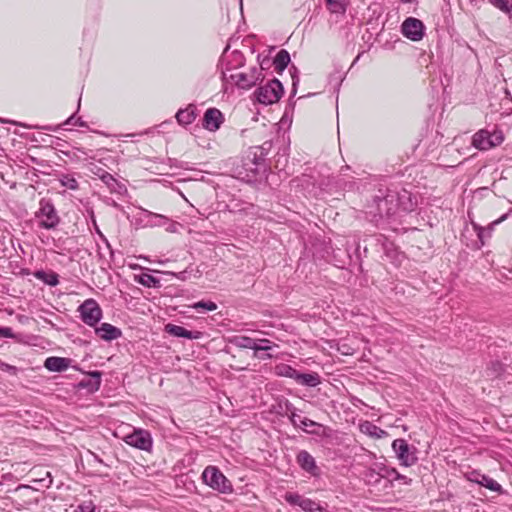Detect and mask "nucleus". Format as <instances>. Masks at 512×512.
Instances as JSON below:
<instances>
[{
  "instance_id": "nucleus-1",
  "label": "nucleus",
  "mask_w": 512,
  "mask_h": 512,
  "mask_svg": "<svg viewBox=\"0 0 512 512\" xmlns=\"http://www.w3.org/2000/svg\"><path fill=\"white\" fill-rule=\"evenodd\" d=\"M366 207V214L376 225L391 219L398 212L396 188L379 187Z\"/></svg>"
},
{
  "instance_id": "nucleus-2",
  "label": "nucleus",
  "mask_w": 512,
  "mask_h": 512,
  "mask_svg": "<svg viewBox=\"0 0 512 512\" xmlns=\"http://www.w3.org/2000/svg\"><path fill=\"white\" fill-rule=\"evenodd\" d=\"M233 165L232 172L248 181L261 178L267 174L268 165L263 160V152L259 148H249L241 159V164L235 165L236 159H229Z\"/></svg>"
},
{
  "instance_id": "nucleus-3",
  "label": "nucleus",
  "mask_w": 512,
  "mask_h": 512,
  "mask_svg": "<svg viewBox=\"0 0 512 512\" xmlns=\"http://www.w3.org/2000/svg\"><path fill=\"white\" fill-rule=\"evenodd\" d=\"M201 478L203 482L220 493H231L233 486L227 477L216 466H207L202 472Z\"/></svg>"
},
{
  "instance_id": "nucleus-4",
  "label": "nucleus",
  "mask_w": 512,
  "mask_h": 512,
  "mask_svg": "<svg viewBox=\"0 0 512 512\" xmlns=\"http://www.w3.org/2000/svg\"><path fill=\"white\" fill-rule=\"evenodd\" d=\"M262 77L261 69L257 67L251 68L248 72L242 71H228L223 73V78L226 81L235 83L239 88L249 89L254 86L257 81Z\"/></svg>"
},
{
  "instance_id": "nucleus-5",
  "label": "nucleus",
  "mask_w": 512,
  "mask_h": 512,
  "mask_svg": "<svg viewBox=\"0 0 512 512\" xmlns=\"http://www.w3.org/2000/svg\"><path fill=\"white\" fill-rule=\"evenodd\" d=\"M504 140L502 130H478L472 138L473 146L479 150H489Z\"/></svg>"
},
{
  "instance_id": "nucleus-6",
  "label": "nucleus",
  "mask_w": 512,
  "mask_h": 512,
  "mask_svg": "<svg viewBox=\"0 0 512 512\" xmlns=\"http://www.w3.org/2000/svg\"><path fill=\"white\" fill-rule=\"evenodd\" d=\"M392 450L402 466L410 467L418 460L417 449L410 446L405 439H395L392 442Z\"/></svg>"
},
{
  "instance_id": "nucleus-7",
  "label": "nucleus",
  "mask_w": 512,
  "mask_h": 512,
  "mask_svg": "<svg viewBox=\"0 0 512 512\" xmlns=\"http://www.w3.org/2000/svg\"><path fill=\"white\" fill-rule=\"evenodd\" d=\"M283 94V87L279 80L273 79L266 85L257 89L256 95L260 103L269 105L276 103Z\"/></svg>"
},
{
  "instance_id": "nucleus-8",
  "label": "nucleus",
  "mask_w": 512,
  "mask_h": 512,
  "mask_svg": "<svg viewBox=\"0 0 512 512\" xmlns=\"http://www.w3.org/2000/svg\"><path fill=\"white\" fill-rule=\"evenodd\" d=\"M78 311L82 321L88 326L94 327L102 318V309L94 299L85 300Z\"/></svg>"
},
{
  "instance_id": "nucleus-9",
  "label": "nucleus",
  "mask_w": 512,
  "mask_h": 512,
  "mask_svg": "<svg viewBox=\"0 0 512 512\" xmlns=\"http://www.w3.org/2000/svg\"><path fill=\"white\" fill-rule=\"evenodd\" d=\"M124 441L128 445L144 451H150L153 445L151 434L143 429L134 430L126 435Z\"/></svg>"
},
{
  "instance_id": "nucleus-10",
  "label": "nucleus",
  "mask_w": 512,
  "mask_h": 512,
  "mask_svg": "<svg viewBox=\"0 0 512 512\" xmlns=\"http://www.w3.org/2000/svg\"><path fill=\"white\" fill-rule=\"evenodd\" d=\"M36 217L39 220V225L47 229L55 227L59 222V217L53 205L43 200L40 202V208L36 213Z\"/></svg>"
},
{
  "instance_id": "nucleus-11",
  "label": "nucleus",
  "mask_w": 512,
  "mask_h": 512,
  "mask_svg": "<svg viewBox=\"0 0 512 512\" xmlns=\"http://www.w3.org/2000/svg\"><path fill=\"white\" fill-rule=\"evenodd\" d=\"M401 31L411 41H420L424 36V24L417 18L409 17L402 23Z\"/></svg>"
},
{
  "instance_id": "nucleus-12",
  "label": "nucleus",
  "mask_w": 512,
  "mask_h": 512,
  "mask_svg": "<svg viewBox=\"0 0 512 512\" xmlns=\"http://www.w3.org/2000/svg\"><path fill=\"white\" fill-rule=\"evenodd\" d=\"M87 376L75 384L74 387L78 390H86L88 393H95L100 388L102 372L91 371L87 373Z\"/></svg>"
},
{
  "instance_id": "nucleus-13",
  "label": "nucleus",
  "mask_w": 512,
  "mask_h": 512,
  "mask_svg": "<svg viewBox=\"0 0 512 512\" xmlns=\"http://www.w3.org/2000/svg\"><path fill=\"white\" fill-rule=\"evenodd\" d=\"M397 208L404 212H411L417 207V197L406 189H396Z\"/></svg>"
},
{
  "instance_id": "nucleus-14",
  "label": "nucleus",
  "mask_w": 512,
  "mask_h": 512,
  "mask_svg": "<svg viewBox=\"0 0 512 512\" xmlns=\"http://www.w3.org/2000/svg\"><path fill=\"white\" fill-rule=\"evenodd\" d=\"M507 216H508V214L502 215L500 218L493 221L488 227H485V228L476 223H472L473 228L476 231L477 237L479 240V244L477 246L478 248H481L482 246L485 245V240L491 237L494 227L496 225L500 224L501 222H503L507 218Z\"/></svg>"
},
{
  "instance_id": "nucleus-15",
  "label": "nucleus",
  "mask_w": 512,
  "mask_h": 512,
  "mask_svg": "<svg viewBox=\"0 0 512 512\" xmlns=\"http://www.w3.org/2000/svg\"><path fill=\"white\" fill-rule=\"evenodd\" d=\"M95 333L105 341H112L122 336V331L109 323H102L95 328Z\"/></svg>"
},
{
  "instance_id": "nucleus-16",
  "label": "nucleus",
  "mask_w": 512,
  "mask_h": 512,
  "mask_svg": "<svg viewBox=\"0 0 512 512\" xmlns=\"http://www.w3.org/2000/svg\"><path fill=\"white\" fill-rule=\"evenodd\" d=\"M165 331L174 337H182L187 339H200L202 336V333L200 331H190L184 328L183 326L171 323L165 326Z\"/></svg>"
},
{
  "instance_id": "nucleus-17",
  "label": "nucleus",
  "mask_w": 512,
  "mask_h": 512,
  "mask_svg": "<svg viewBox=\"0 0 512 512\" xmlns=\"http://www.w3.org/2000/svg\"><path fill=\"white\" fill-rule=\"evenodd\" d=\"M223 123V114L216 108H209L203 117L205 128H219Z\"/></svg>"
},
{
  "instance_id": "nucleus-18",
  "label": "nucleus",
  "mask_w": 512,
  "mask_h": 512,
  "mask_svg": "<svg viewBox=\"0 0 512 512\" xmlns=\"http://www.w3.org/2000/svg\"><path fill=\"white\" fill-rule=\"evenodd\" d=\"M470 480L493 492H497L499 494L503 493L502 486L496 480L487 475L475 473L474 478H470Z\"/></svg>"
},
{
  "instance_id": "nucleus-19",
  "label": "nucleus",
  "mask_w": 512,
  "mask_h": 512,
  "mask_svg": "<svg viewBox=\"0 0 512 512\" xmlns=\"http://www.w3.org/2000/svg\"><path fill=\"white\" fill-rule=\"evenodd\" d=\"M297 462L307 472L313 473L317 469L314 457L306 450H301L298 453Z\"/></svg>"
},
{
  "instance_id": "nucleus-20",
  "label": "nucleus",
  "mask_w": 512,
  "mask_h": 512,
  "mask_svg": "<svg viewBox=\"0 0 512 512\" xmlns=\"http://www.w3.org/2000/svg\"><path fill=\"white\" fill-rule=\"evenodd\" d=\"M295 382L302 386L316 387L320 384V377L317 373H300L298 371Z\"/></svg>"
},
{
  "instance_id": "nucleus-21",
  "label": "nucleus",
  "mask_w": 512,
  "mask_h": 512,
  "mask_svg": "<svg viewBox=\"0 0 512 512\" xmlns=\"http://www.w3.org/2000/svg\"><path fill=\"white\" fill-rule=\"evenodd\" d=\"M96 506L91 500H78L69 504V509L66 512H95Z\"/></svg>"
},
{
  "instance_id": "nucleus-22",
  "label": "nucleus",
  "mask_w": 512,
  "mask_h": 512,
  "mask_svg": "<svg viewBox=\"0 0 512 512\" xmlns=\"http://www.w3.org/2000/svg\"><path fill=\"white\" fill-rule=\"evenodd\" d=\"M277 346L273 342H271L269 339H256V353H254V356L259 359H271V354H266L264 356L259 355V351H269L273 347Z\"/></svg>"
},
{
  "instance_id": "nucleus-23",
  "label": "nucleus",
  "mask_w": 512,
  "mask_h": 512,
  "mask_svg": "<svg viewBox=\"0 0 512 512\" xmlns=\"http://www.w3.org/2000/svg\"><path fill=\"white\" fill-rule=\"evenodd\" d=\"M231 343L239 348L252 349L256 353V339L248 336H234Z\"/></svg>"
},
{
  "instance_id": "nucleus-24",
  "label": "nucleus",
  "mask_w": 512,
  "mask_h": 512,
  "mask_svg": "<svg viewBox=\"0 0 512 512\" xmlns=\"http://www.w3.org/2000/svg\"><path fill=\"white\" fill-rule=\"evenodd\" d=\"M176 119L179 125H189L195 119V112L193 107H187L186 109L179 110L176 114Z\"/></svg>"
},
{
  "instance_id": "nucleus-25",
  "label": "nucleus",
  "mask_w": 512,
  "mask_h": 512,
  "mask_svg": "<svg viewBox=\"0 0 512 512\" xmlns=\"http://www.w3.org/2000/svg\"><path fill=\"white\" fill-rule=\"evenodd\" d=\"M197 133L194 134V137L198 143L199 146L203 148H211V141L213 132L215 130H196Z\"/></svg>"
},
{
  "instance_id": "nucleus-26",
  "label": "nucleus",
  "mask_w": 512,
  "mask_h": 512,
  "mask_svg": "<svg viewBox=\"0 0 512 512\" xmlns=\"http://www.w3.org/2000/svg\"><path fill=\"white\" fill-rule=\"evenodd\" d=\"M290 62V55L289 53L282 49L280 50L275 59H274V66H275V69L279 72L283 71L289 64Z\"/></svg>"
},
{
  "instance_id": "nucleus-27",
  "label": "nucleus",
  "mask_w": 512,
  "mask_h": 512,
  "mask_svg": "<svg viewBox=\"0 0 512 512\" xmlns=\"http://www.w3.org/2000/svg\"><path fill=\"white\" fill-rule=\"evenodd\" d=\"M330 12L344 14L347 9L348 0H325Z\"/></svg>"
},
{
  "instance_id": "nucleus-28",
  "label": "nucleus",
  "mask_w": 512,
  "mask_h": 512,
  "mask_svg": "<svg viewBox=\"0 0 512 512\" xmlns=\"http://www.w3.org/2000/svg\"><path fill=\"white\" fill-rule=\"evenodd\" d=\"M143 213L146 218H150L149 222L152 226L160 227V226H164L170 222L169 218L164 215L153 213V212L145 210V209L143 210Z\"/></svg>"
},
{
  "instance_id": "nucleus-29",
  "label": "nucleus",
  "mask_w": 512,
  "mask_h": 512,
  "mask_svg": "<svg viewBox=\"0 0 512 512\" xmlns=\"http://www.w3.org/2000/svg\"><path fill=\"white\" fill-rule=\"evenodd\" d=\"M361 430L374 438H382L386 435V431L368 421L361 425Z\"/></svg>"
},
{
  "instance_id": "nucleus-30",
  "label": "nucleus",
  "mask_w": 512,
  "mask_h": 512,
  "mask_svg": "<svg viewBox=\"0 0 512 512\" xmlns=\"http://www.w3.org/2000/svg\"><path fill=\"white\" fill-rule=\"evenodd\" d=\"M66 270H68L71 277L74 279H80L84 275L80 262L74 259L66 261Z\"/></svg>"
},
{
  "instance_id": "nucleus-31",
  "label": "nucleus",
  "mask_w": 512,
  "mask_h": 512,
  "mask_svg": "<svg viewBox=\"0 0 512 512\" xmlns=\"http://www.w3.org/2000/svg\"><path fill=\"white\" fill-rule=\"evenodd\" d=\"M44 366L50 371L60 372L64 370V358L49 357L45 360Z\"/></svg>"
},
{
  "instance_id": "nucleus-32",
  "label": "nucleus",
  "mask_w": 512,
  "mask_h": 512,
  "mask_svg": "<svg viewBox=\"0 0 512 512\" xmlns=\"http://www.w3.org/2000/svg\"><path fill=\"white\" fill-rule=\"evenodd\" d=\"M276 374L279 376L291 378L293 380L296 379L298 371L287 364H280L275 367Z\"/></svg>"
},
{
  "instance_id": "nucleus-33",
  "label": "nucleus",
  "mask_w": 512,
  "mask_h": 512,
  "mask_svg": "<svg viewBox=\"0 0 512 512\" xmlns=\"http://www.w3.org/2000/svg\"><path fill=\"white\" fill-rule=\"evenodd\" d=\"M302 503H303V505L301 508L305 512H327L325 510V508H323L319 503H317L309 498H306L305 501Z\"/></svg>"
},
{
  "instance_id": "nucleus-34",
  "label": "nucleus",
  "mask_w": 512,
  "mask_h": 512,
  "mask_svg": "<svg viewBox=\"0 0 512 512\" xmlns=\"http://www.w3.org/2000/svg\"><path fill=\"white\" fill-rule=\"evenodd\" d=\"M139 283L145 287H159L160 280L151 274H142L139 277Z\"/></svg>"
},
{
  "instance_id": "nucleus-35",
  "label": "nucleus",
  "mask_w": 512,
  "mask_h": 512,
  "mask_svg": "<svg viewBox=\"0 0 512 512\" xmlns=\"http://www.w3.org/2000/svg\"><path fill=\"white\" fill-rule=\"evenodd\" d=\"M286 411L290 413L289 419L293 426L298 427L300 424V419H302L297 413L296 408L289 402H286Z\"/></svg>"
},
{
  "instance_id": "nucleus-36",
  "label": "nucleus",
  "mask_w": 512,
  "mask_h": 512,
  "mask_svg": "<svg viewBox=\"0 0 512 512\" xmlns=\"http://www.w3.org/2000/svg\"><path fill=\"white\" fill-rule=\"evenodd\" d=\"M489 2L505 13H509L512 10L511 0H489Z\"/></svg>"
},
{
  "instance_id": "nucleus-37",
  "label": "nucleus",
  "mask_w": 512,
  "mask_h": 512,
  "mask_svg": "<svg viewBox=\"0 0 512 512\" xmlns=\"http://www.w3.org/2000/svg\"><path fill=\"white\" fill-rule=\"evenodd\" d=\"M285 500L291 504V505H297L299 507H302L303 503L306 498L303 496L297 494V493H286L284 496Z\"/></svg>"
},
{
  "instance_id": "nucleus-38",
  "label": "nucleus",
  "mask_w": 512,
  "mask_h": 512,
  "mask_svg": "<svg viewBox=\"0 0 512 512\" xmlns=\"http://www.w3.org/2000/svg\"><path fill=\"white\" fill-rule=\"evenodd\" d=\"M191 307L195 310L204 309L207 311H215L217 309V305L213 301H198L191 305Z\"/></svg>"
},
{
  "instance_id": "nucleus-39",
  "label": "nucleus",
  "mask_w": 512,
  "mask_h": 512,
  "mask_svg": "<svg viewBox=\"0 0 512 512\" xmlns=\"http://www.w3.org/2000/svg\"><path fill=\"white\" fill-rule=\"evenodd\" d=\"M386 474L392 477L393 480H403L406 484L411 482L410 479L408 480L405 475L400 474L395 468L387 469Z\"/></svg>"
},
{
  "instance_id": "nucleus-40",
  "label": "nucleus",
  "mask_w": 512,
  "mask_h": 512,
  "mask_svg": "<svg viewBox=\"0 0 512 512\" xmlns=\"http://www.w3.org/2000/svg\"><path fill=\"white\" fill-rule=\"evenodd\" d=\"M100 178L110 189H114V186L117 184L116 179L106 171L100 175Z\"/></svg>"
},
{
  "instance_id": "nucleus-41",
  "label": "nucleus",
  "mask_w": 512,
  "mask_h": 512,
  "mask_svg": "<svg viewBox=\"0 0 512 512\" xmlns=\"http://www.w3.org/2000/svg\"><path fill=\"white\" fill-rule=\"evenodd\" d=\"M44 275H45L44 281L47 284H49V285H56L58 283V276L56 274L51 273V274L46 275L44 272L37 273V276L39 278H42V276H44Z\"/></svg>"
},
{
  "instance_id": "nucleus-42",
  "label": "nucleus",
  "mask_w": 512,
  "mask_h": 512,
  "mask_svg": "<svg viewBox=\"0 0 512 512\" xmlns=\"http://www.w3.org/2000/svg\"><path fill=\"white\" fill-rule=\"evenodd\" d=\"M66 188L70 190L79 189V184L74 177H70V175H66Z\"/></svg>"
},
{
  "instance_id": "nucleus-43",
  "label": "nucleus",
  "mask_w": 512,
  "mask_h": 512,
  "mask_svg": "<svg viewBox=\"0 0 512 512\" xmlns=\"http://www.w3.org/2000/svg\"><path fill=\"white\" fill-rule=\"evenodd\" d=\"M315 426H319V424L311 419L303 418V419H300V424L298 427H301L303 430L307 431L306 430L307 427H315Z\"/></svg>"
},
{
  "instance_id": "nucleus-44",
  "label": "nucleus",
  "mask_w": 512,
  "mask_h": 512,
  "mask_svg": "<svg viewBox=\"0 0 512 512\" xmlns=\"http://www.w3.org/2000/svg\"><path fill=\"white\" fill-rule=\"evenodd\" d=\"M0 370L3 372H7L9 374L15 375L17 373V368L10 364L4 363L0 361Z\"/></svg>"
},
{
  "instance_id": "nucleus-45",
  "label": "nucleus",
  "mask_w": 512,
  "mask_h": 512,
  "mask_svg": "<svg viewBox=\"0 0 512 512\" xmlns=\"http://www.w3.org/2000/svg\"><path fill=\"white\" fill-rule=\"evenodd\" d=\"M338 351H340L343 355H353L355 350L351 346L346 343H342L338 347Z\"/></svg>"
},
{
  "instance_id": "nucleus-46",
  "label": "nucleus",
  "mask_w": 512,
  "mask_h": 512,
  "mask_svg": "<svg viewBox=\"0 0 512 512\" xmlns=\"http://www.w3.org/2000/svg\"><path fill=\"white\" fill-rule=\"evenodd\" d=\"M14 334L9 327H0V338H13Z\"/></svg>"
},
{
  "instance_id": "nucleus-47",
  "label": "nucleus",
  "mask_w": 512,
  "mask_h": 512,
  "mask_svg": "<svg viewBox=\"0 0 512 512\" xmlns=\"http://www.w3.org/2000/svg\"><path fill=\"white\" fill-rule=\"evenodd\" d=\"M271 147V144L269 142H265L261 146H254L253 148H259L263 152V160L266 161V155Z\"/></svg>"
},
{
  "instance_id": "nucleus-48",
  "label": "nucleus",
  "mask_w": 512,
  "mask_h": 512,
  "mask_svg": "<svg viewBox=\"0 0 512 512\" xmlns=\"http://www.w3.org/2000/svg\"><path fill=\"white\" fill-rule=\"evenodd\" d=\"M74 361L70 358H66V371L70 368L74 369V370H79V368L73 364Z\"/></svg>"
},
{
  "instance_id": "nucleus-49",
  "label": "nucleus",
  "mask_w": 512,
  "mask_h": 512,
  "mask_svg": "<svg viewBox=\"0 0 512 512\" xmlns=\"http://www.w3.org/2000/svg\"><path fill=\"white\" fill-rule=\"evenodd\" d=\"M166 230L171 233L176 232V223H170Z\"/></svg>"
},
{
  "instance_id": "nucleus-50",
  "label": "nucleus",
  "mask_w": 512,
  "mask_h": 512,
  "mask_svg": "<svg viewBox=\"0 0 512 512\" xmlns=\"http://www.w3.org/2000/svg\"><path fill=\"white\" fill-rule=\"evenodd\" d=\"M0 123H2V124L10 123V124H13V125H21L20 123L13 122V121H7V120H3V119H0Z\"/></svg>"
},
{
  "instance_id": "nucleus-51",
  "label": "nucleus",
  "mask_w": 512,
  "mask_h": 512,
  "mask_svg": "<svg viewBox=\"0 0 512 512\" xmlns=\"http://www.w3.org/2000/svg\"><path fill=\"white\" fill-rule=\"evenodd\" d=\"M75 123L73 122V117H69L68 119H66V125H74Z\"/></svg>"
},
{
  "instance_id": "nucleus-52",
  "label": "nucleus",
  "mask_w": 512,
  "mask_h": 512,
  "mask_svg": "<svg viewBox=\"0 0 512 512\" xmlns=\"http://www.w3.org/2000/svg\"><path fill=\"white\" fill-rule=\"evenodd\" d=\"M178 278L181 279V280H184L185 279V271L180 272L179 275H178Z\"/></svg>"
},
{
  "instance_id": "nucleus-53",
  "label": "nucleus",
  "mask_w": 512,
  "mask_h": 512,
  "mask_svg": "<svg viewBox=\"0 0 512 512\" xmlns=\"http://www.w3.org/2000/svg\"><path fill=\"white\" fill-rule=\"evenodd\" d=\"M287 150H288V148H284V149H283V156H286V155H287Z\"/></svg>"
},
{
  "instance_id": "nucleus-54",
  "label": "nucleus",
  "mask_w": 512,
  "mask_h": 512,
  "mask_svg": "<svg viewBox=\"0 0 512 512\" xmlns=\"http://www.w3.org/2000/svg\"><path fill=\"white\" fill-rule=\"evenodd\" d=\"M76 200H78L80 203L83 202V199L81 197H75Z\"/></svg>"
},
{
  "instance_id": "nucleus-55",
  "label": "nucleus",
  "mask_w": 512,
  "mask_h": 512,
  "mask_svg": "<svg viewBox=\"0 0 512 512\" xmlns=\"http://www.w3.org/2000/svg\"><path fill=\"white\" fill-rule=\"evenodd\" d=\"M28 128H31V127L29 126ZM32 128L38 129L39 127L38 126H33Z\"/></svg>"
},
{
  "instance_id": "nucleus-56",
  "label": "nucleus",
  "mask_w": 512,
  "mask_h": 512,
  "mask_svg": "<svg viewBox=\"0 0 512 512\" xmlns=\"http://www.w3.org/2000/svg\"><path fill=\"white\" fill-rule=\"evenodd\" d=\"M404 2H411L412 0H403Z\"/></svg>"
}]
</instances>
